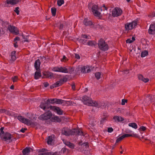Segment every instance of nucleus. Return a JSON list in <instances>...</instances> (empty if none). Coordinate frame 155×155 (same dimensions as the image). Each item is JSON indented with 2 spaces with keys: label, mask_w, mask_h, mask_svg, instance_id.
<instances>
[{
  "label": "nucleus",
  "mask_w": 155,
  "mask_h": 155,
  "mask_svg": "<svg viewBox=\"0 0 155 155\" xmlns=\"http://www.w3.org/2000/svg\"><path fill=\"white\" fill-rule=\"evenodd\" d=\"M107 8L104 5H103L101 7V9H100L98 8L97 5H95L92 6L91 8V11L95 16L100 18L102 17V15L100 11H101L102 10H104V11H105L106 12H107ZM107 13V12H106V13H103V14L105 15Z\"/></svg>",
  "instance_id": "obj_1"
},
{
  "label": "nucleus",
  "mask_w": 155,
  "mask_h": 155,
  "mask_svg": "<svg viewBox=\"0 0 155 155\" xmlns=\"http://www.w3.org/2000/svg\"><path fill=\"white\" fill-rule=\"evenodd\" d=\"M62 134L67 136L72 135H81L83 133L81 131L76 129H74L72 130L68 128H64L62 130Z\"/></svg>",
  "instance_id": "obj_2"
},
{
  "label": "nucleus",
  "mask_w": 155,
  "mask_h": 155,
  "mask_svg": "<svg viewBox=\"0 0 155 155\" xmlns=\"http://www.w3.org/2000/svg\"><path fill=\"white\" fill-rule=\"evenodd\" d=\"M82 100V101L85 104L89 106H97L98 107H99L97 102L92 101V99L90 97L87 96H83Z\"/></svg>",
  "instance_id": "obj_3"
},
{
  "label": "nucleus",
  "mask_w": 155,
  "mask_h": 155,
  "mask_svg": "<svg viewBox=\"0 0 155 155\" xmlns=\"http://www.w3.org/2000/svg\"><path fill=\"white\" fill-rule=\"evenodd\" d=\"M137 23L136 21H133L131 22L126 23L124 24L125 31L128 32L135 28L137 26Z\"/></svg>",
  "instance_id": "obj_4"
},
{
  "label": "nucleus",
  "mask_w": 155,
  "mask_h": 155,
  "mask_svg": "<svg viewBox=\"0 0 155 155\" xmlns=\"http://www.w3.org/2000/svg\"><path fill=\"white\" fill-rule=\"evenodd\" d=\"M98 45L99 48L101 50L106 51L108 49V46L105 41L103 39H100L98 42Z\"/></svg>",
  "instance_id": "obj_5"
},
{
  "label": "nucleus",
  "mask_w": 155,
  "mask_h": 155,
  "mask_svg": "<svg viewBox=\"0 0 155 155\" xmlns=\"http://www.w3.org/2000/svg\"><path fill=\"white\" fill-rule=\"evenodd\" d=\"M78 71H81L82 73H86L90 72L92 69V68L91 67L89 66H83L82 67L81 65H79L78 66Z\"/></svg>",
  "instance_id": "obj_6"
},
{
  "label": "nucleus",
  "mask_w": 155,
  "mask_h": 155,
  "mask_svg": "<svg viewBox=\"0 0 155 155\" xmlns=\"http://www.w3.org/2000/svg\"><path fill=\"white\" fill-rule=\"evenodd\" d=\"M54 71L61 72L65 73H71V71H68V69L65 67H55L52 69Z\"/></svg>",
  "instance_id": "obj_7"
},
{
  "label": "nucleus",
  "mask_w": 155,
  "mask_h": 155,
  "mask_svg": "<svg viewBox=\"0 0 155 155\" xmlns=\"http://www.w3.org/2000/svg\"><path fill=\"white\" fill-rule=\"evenodd\" d=\"M17 118L21 122L28 125H32L33 124L31 120L25 118L21 116H18Z\"/></svg>",
  "instance_id": "obj_8"
},
{
  "label": "nucleus",
  "mask_w": 155,
  "mask_h": 155,
  "mask_svg": "<svg viewBox=\"0 0 155 155\" xmlns=\"http://www.w3.org/2000/svg\"><path fill=\"white\" fill-rule=\"evenodd\" d=\"M52 114L50 111H48L44 114L40 116L38 118L41 120H45L49 119L51 117Z\"/></svg>",
  "instance_id": "obj_9"
},
{
  "label": "nucleus",
  "mask_w": 155,
  "mask_h": 155,
  "mask_svg": "<svg viewBox=\"0 0 155 155\" xmlns=\"http://www.w3.org/2000/svg\"><path fill=\"white\" fill-rule=\"evenodd\" d=\"M122 13L121 9L118 7H116L112 11V15L114 17L120 16Z\"/></svg>",
  "instance_id": "obj_10"
},
{
  "label": "nucleus",
  "mask_w": 155,
  "mask_h": 155,
  "mask_svg": "<svg viewBox=\"0 0 155 155\" xmlns=\"http://www.w3.org/2000/svg\"><path fill=\"white\" fill-rule=\"evenodd\" d=\"M50 109L58 114L62 115L63 114V111L59 107L55 106H50Z\"/></svg>",
  "instance_id": "obj_11"
},
{
  "label": "nucleus",
  "mask_w": 155,
  "mask_h": 155,
  "mask_svg": "<svg viewBox=\"0 0 155 155\" xmlns=\"http://www.w3.org/2000/svg\"><path fill=\"white\" fill-rule=\"evenodd\" d=\"M8 29L10 32L14 34L18 35L19 33V31L17 28L13 26L9 25Z\"/></svg>",
  "instance_id": "obj_12"
},
{
  "label": "nucleus",
  "mask_w": 155,
  "mask_h": 155,
  "mask_svg": "<svg viewBox=\"0 0 155 155\" xmlns=\"http://www.w3.org/2000/svg\"><path fill=\"white\" fill-rule=\"evenodd\" d=\"M114 122L118 123L120 122H121L124 120V118L120 116L117 115L114 116L113 118Z\"/></svg>",
  "instance_id": "obj_13"
},
{
  "label": "nucleus",
  "mask_w": 155,
  "mask_h": 155,
  "mask_svg": "<svg viewBox=\"0 0 155 155\" xmlns=\"http://www.w3.org/2000/svg\"><path fill=\"white\" fill-rule=\"evenodd\" d=\"M148 33L151 35H154L155 34V23L150 25L148 30Z\"/></svg>",
  "instance_id": "obj_14"
},
{
  "label": "nucleus",
  "mask_w": 155,
  "mask_h": 155,
  "mask_svg": "<svg viewBox=\"0 0 155 155\" xmlns=\"http://www.w3.org/2000/svg\"><path fill=\"white\" fill-rule=\"evenodd\" d=\"M43 74L46 78L51 79L54 77L53 74L49 71L44 72Z\"/></svg>",
  "instance_id": "obj_15"
},
{
  "label": "nucleus",
  "mask_w": 155,
  "mask_h": 155,
  "mask_svg": "<svg viewBox=\"0 0 155 155\" xmlns=\"http://www.w3.org/2000/svg\"><path fill=\"white\" fill-rule=\"evenodd\" d=\"M20 0H7L6 1V5L8 6V5H14L18 2Z\"/></svg>",
  "instance_id": "obj_16"
},
{
  "label": "nucleus",
  "mask_w": 155,
  "mask_h": 155,
  "mask_svg": "<svg viewBox=\"0 0 155 155\" xmlns=\"http://www.w3.org/2000/svg\"><path fill=\"white\" fill-rule=\"evenodd\" d=\"M63 141L64 144L68 147L69 148L71 149H73L74 148L75 145L73 143L67 140H63Z\"/></svg>",
  "instance_id": "obj_17"
},
{
  "label": "nucleus",
  "mask_w": 155,
  "mask_h": 155,
  "mask_svg": "<svg viewBox=\"0 0 155 155\" xmlns=\"http://www.w3.org/2000/svg\"><path fill=\"white\" fill-rule=\"evenodd\" d=\"M12 137V135L8 133H6L5 134H4L3 137L1 138H3L5 141H7L8 140H10Z\"/></svg>",
  "instance_id": "obj_18"
},
{
  "label": "nucleus",
  "mask_w": 155,
  "mask_h": 155,
  "mask_svg": "<svg viewBox=\"0 0 155 155\" xmlns=\"http://www.w3.org/2000/svg\"><path fill=\"white\" fill-rule=\"evenodd\" d=\"M41 62L39 59L37 60L34 63V67L36 70H40V67Z\"/></svg>",
  "instance_id": "obj_19"
},
{
  "label": "nucleus",
  "mask_w": 155,
  "mask_h": 155,
  "mask_svg": "<svg viewBox=\"0 0 155 155\" xmlns=\"http://www.w3.org/2000/svg\"><path fill=\"white\" fill-rule=\"evenodd\" d=\"M138 79L142 81L145 83H147L149 81V79L147 78H144L142 75L140 74L138 75Z\"/></svg>",
  "instance_id": "obj_20"
},
{
  "label": "nucleus",
  "mask_w": 155,
  "mask_h": 155,
  "mask_svg": "<svg viewBox=\"0 0 155 155\" xmlns=\"http://www.w3.org/2000/svg\"><path fill=\"white\" fill-rule=\"evenodd\" d=\"M41 77L40 70H37L34 75V78L35 79H38Z\"/></svg>",
  "instance_id": "obj_21"
},
{
  "label": "nucleus",
  "mask_w": 155,
  "mask_h": 155,
  "mask_svg": "<svg viewBox=\"0 0 155 155\" xmlns=\"http://www.w3.org/2000/svg\"><path fill=\"white\" fill-rule=\"evenodd\" d=\"M54 135H51L48 137L47 139V142L48 144H51L52 141L54 138Z\"/></svg>",
  "instance_id": "obj_22"
},
{
  "label": "nucleus",
  "mask_w": 155,
  "mask_h": 155,
  "mask_svg": "<svg viewBox=\"0 0 155 155\" xmlns=\"http://www.w3.org/2000/svg\"><path fill=\"white\" fill-rule=\"evenodd\" d=\"M30 148L26 147L23 149L22 153L24 155H28L30 152Z\"/></svg>",
  "instance_id": "obj_23"
},
{
  "label": "nucleus",
  "mask_w": 155,
  "mask_h": 155,
  "mask_svg": "<svg viewBox=\"0 0 155 155\" xmlns=\"http://www.w3.org/2000/svg\"><path fill=\"white\" fill-rule=\"evenodd\" d=\"M84 24L86 26L90 25L92 24V22L88 20L86 18L84 19Z\"/></svg>",
  "instance_id": "obj_24"
},
{
  "label": "nucleus",
  "mask_w": 155,
  "mask_h": 155,
  "mask_svg": "<svg viewBox=\"0 0 155 155\" xmlns=\"http://www.w3.org/2000/svg\"><path fill=\"white\" fill-rule=\"evenodd\" d=\"M2 112H3V113H4L6 114L9 116H12L13 115V112L11 111H9L4 109V110H2Z\"/></svg>",
  "instance_id": "obj_25"
},
{
  "label": "nucleus",
  "mask_w": 155,
  "mask_h": 155,
  "mask_svg": "<svg viewBox=\"0 0 155 155\" xmlns=\"http://www.w3.org/2000/svg\"><path fill=\"white\" fill-rule=\"evenodd\" d=\"M48 104L46 103H41L40 105V107L43 110H45L46 108H48V107L47 106Z\"/></svg>",
  "instance_id": "obj_26"
},
{
  "label": "nucleus",
  "mask_w": 155,
  "mask_h": 155,
  "mask_svg": "<svg viewBox=\"0 0 155 155\" xmlns=\"http://www.w3.org/2000/svg\"><path fill=\"white\" fill-rule=\"evenodd\" d=\"M38 155H59L57 153L55 152L53 153H41L38 154Z\"/></svg>",
  "instance_id": "obj_27"
},
{
  "label": "nucleus",
  "mask_w": 155,
  "mask_h": 155,
  "mask_svg": "<svg viewBox=\"0 0 155 155\" xmlns=\"http://www.w3.org/2000/svg\"><path fill=\"white\" fill-rule=\"evenodd\" d=\"M63 81L62 80H60L56 82L54 85V87H57L61 85L62 84Z\"/></svg>",
  "instance_id": "obj_28"
},
{
  "label": "nucleus",
  "mask_w": 155,
  "mask_h": 155,
  "mask_svg": "<svg viewBox=\"0 0 155 155\" xmlns=\"http://www.w3.org/2000/svg\"><path fill=\"white\" fill-rule=\"evenodd\" d=\"M128 125L129 126L135 129H137V124L135 123H130Z\"/></svg>",
  "instance_id": "obj_29"
},
{
  "label": "nucleus",
  "mask_w": 155,
  "mask_h": 155,
  "mask_svg": "<svg viewBox=\"0 0 155 155\" xmlns=\"http://www.w3.org/2000/svg\"><path fill=\"white\" fill-rule=\"evenodd\" d=\"M52 119L54 122H60L61 121L60 118L57 116L52 117Z\"/></svg>",
  "instance_id": "obj_30"
},
{
  "label": "nucleus",
  "mask_w": 155,
  "mask_h": 155,
  "mask_svg": "<svg viewBox=\"0 0 155 155\" xmlns=\"http://www.w3.org/2000/svg\"><path fill=\"white\" fill-rule=\"evenodd\" d=\"M135 38L134 37H132L131 38H129L127 39L126 41L127 43L130 44L133 42L135 40Z\"/></svg>",
  "instance_id": "obj_31"
},
{
  "label": "nucleus",
  "mask_w": 155,
  "mask_h": 155,
  "mask_svg": "<svg viewBox=\"0 0 155 155\" xmlns=\"http://www.w3.org/2000/svg\"><path fill=\"white\" fill-rule=\"evenodd\" d=\"M96 44V43L95 41H90L87 43L88 45L91 46H95Z\"/></svg>",
  "instance_id": "obj_32"
},
{
  "label": "nucleus",
  "mask_w": 155,
  "mask_h": 155,
  "mask_svg": "<svg viewBox=\"0 0 155 155\" xmlns=\"http://www.w3.org/2000/svg\"><path fill=\"white\" fill-rule=\"evenodd\" d=\"M148 54V53L147 51H143L141 54V56L142 57H144L147 56Z\"/></svg>",
  "instance_id": "obj_33"
},
{
  "label": "nucleus",
  "mask_w": 155,
  "mask_h": 155,
  "mask_svg": "<svg viewBox=\"0 0 155 155\" xmlns=\"http://www.w3.org/2000/svg\"><path fill=\"white\" fill-rule=\"evenodd\" d=\"M55 99H48L47 100V102H49L50 103L53 104L55 103Z\"/></svg>",
  "instance_id": "obj_34"
},
{
  "label": "nucleus",
  "mask_w": 155,
  "mask_h": 155,
  "mask_svg": "<svg viewBox=\"0 0 155 155\" xmlns=\"http://www.w3.org/2000/svg\"><path fill=\"white\" fill-rule=\"evenodd\" d=\"M55 103L57 104H60L63 103V100L61 99H55Z\"/></svg>",
  "instance_id": "obj_35"
},
{
  "label": "nucleus",
  "mask_w": 155,
  "mask_h": 155,
  "mask_svg": "<svg viewBox=\"0 0 155 155\" xmlns=\"http://www.w3.org/2000/svg\"><path fill=\"white\" fill-rule=\"evenodd\" d=\"M95 76L97 80L101 78V73L100 72H97L95 73Z\"/></svg>",
  "instance_id": "obj_36"
},
{
  "label": "nucleus",
  "mask_w": 155,
  "mask_h": 155,
  "mask_svg": "<svg viewBox=\"0 0 155 155\" xmlns=\"http://www.w3.org/2000/svg\"><path fill=\"white\" fill-rule=\"evenodd\" d=\"M51 12L53 16H55L56 12V9L54 8H51Z\"/></svg>",
  "instance_id": "obj_37"
},
{
  "label": "nucleus",
  "mask_w": 155,
  "mask_h": 155,
  "mask_svg": "<svg viewBox=\"0 0 155 155\" xmlns=\"http://www.w3.org/2000/svg\"><path fill=\"white\" fill-rule=\"evenodd\" d=\"M64 0H58L57 1V4L58 5L60 6L62 4H64Z\"/></svg>",
  "instance_id": "obj_38"
},
{
  "label": "nucleus",
  "mask_w": 155,
  "mask_h": 155,
  "mask_svg": "<svg viewBox=\"0 0 155 155\" xmlns=\"http://www.w3.org/2000/svg\"><path fill=\"white\" fill-rule=\"evenodd\" d=\"M4 128L1 127L0 129V137L1 138L3 137V135L4 134V132L3 131Z\"/></svg>",
  "instance_id": "obj_39"
},
{
  "label": "nucleus",
  "mask_w": 155,
  "mask_h": 155,
  "mask_svg": "<svg viewBox=\"0 0 155 155\" xmlns=\"http://www.w3.org/2000/svg\"><path fill=\"white\" fill-rule=\"evenodd\" d=\"M15 51H13L11 53V58H12V59L13 61H14L15 60L16 58V57L15 56V55H12L13 54H15Z\"/></svg>",
  "instance_id": "obj_40"
},
{
  "label": "nucleus",
  "mask_w": 155,
  "mask_h": 155,
  "mask_svg": "<svg viewBox=\"0 0 155 155\" xmlns=\"http://www.w3.org/2000/svg\"><path fill=\"white\" fill-rule=\"evenodd\" d=\"M12 80L13 82H17L18 80V77L16 76L13 77L12 78Z\"/></svg>",
  "instance_id": "obj_41"
},
{
  "label": "nucleus",
  "mask_w": 155,
  "mask_h": 155,
  "mask_svg": "<svg viewBox=\"0 0 155 155\" xmlns=\"http://www.w3.org/2000/svg\"><path fill=\"white\" fill-rule=\"evenodd\" d=\"M68 60V59L66 57L65 55L63 56V58L61 59V61L62 62H65Z\"/></svg>",
  "instance_id": "obj_42"
},
{
  "label": "nucleus",
  "mask_w": 155,
  "mask_h": 155,
  "mask_svg": "<svg viewBox=\"0 0 155 155\" xmlns=\"http://www.w3.org/2000/svg\"><path fill=\"white\" fill-rule=\"evenodd\" d=\"M146 130V128L144 126H142L140 127L139 130L140 131H144Z\"/></svg>",
  "instance_id": "obj_43"
},
{
  "label": "nucleus",
  "mask_w": 155,
  "mask_h": 155,
  "mask_svg": "<svg viewBox=\"0 0 155 155\" xmlns=\"http://www.w3.org/2000/svg\"><path fill=\"white\" fill-rule=\"evenodd\" d=\"M131 134H124L122 136V137H123V138H124L125 137H131Z\"/></svg>",
  "instance_id": "obj_44"
},
{
  "label": "nucleus",
  "mask_w": 155,
  "mask_h": 155,
  "mask_svg": "<svg viewBox=\"0 0 155 155\" xmlns=\"http://www.w3.org/2000/svg\"><path fill=\"white\" fill-rule=\"evenodd\" d=\"M123 139V138L122 137V136H121L117 139L116 140V143H118Z\"/></svg>",
  "instance_id": "obj_45"
},
{
  "label": "nucleus",
  "mask_w": 155,
  "mask_h": 155,
  "mask_svg": "<svg viewBox=\"0 0 155 155\" xmlns=\"http://www.w3.org/2000/svg\"><path fill=\"white\" fill-rule=\"evenodd\" d=\"M19 8L18 7H16L15 9L14 10L15 12L17 13V14L18 15L19 14Z\"/></svg>",
  "instance_id": "obj_46"
},
{
  "label": "nucleus",
  "mask_w": 155,
  "mask_h": 155,
  "mask_svg": "<svg viewBox=\"0 0 155 155\" xmlns=\"http://www.w3.org/2000/svg\"><path fill=\"white\" fill-rule=\"evenodd\" d=\"M46 151V150L45 149H44V148L40 149L39 150V152H40V153H44V152L45 151ZM48 153V152H47V153ZM39 154H40V153Z\"/></svg>",
  "instance_id": "obj_47"
},
{
  "label": "nucleus",
  "mask_w": 155,
  "mask_h": 155,
  "mask_svg": "<svg viewBox=\"0 0 155 155\" xmlns=\"http://www.w3.org/2000/svg\"><path fill=\"white\" fill-rule=\"evenodd\" d=\"M127 101V100L123 99L122 100L121 102V104L122 105H124L125 104V103H126Z\"/></svg>",
  "instance_id": "obj_48"
},
{
  "label": "nucleus",
  "mask_w": 155,
  "mask_h": 155,
  "mask_svg": "<svg viewBox=\"0 0 155 155\" xmlns=\"http://www.w3.org/2000/svg\"><path fill=\"white\" fill-rule=\"evenodd\" d=\"M131 135V137H137V138L139 137L138 135L136 134H132Z\"/></svg>",
  "instance_id": "obj_49"
},
{
  "label": "nucleus",
  "mask_w": 155,
  "mask_h": 155,
  "mask_svg": "<svg viewBox=\"0 0 155 155\" xmlns=\"http://www.w3.org/2000/svg\"><path fill=\"white\" fill-rule=\"evenodd\" d=\"M113 130V129L112 127L108 128L107 129V131L109 133L112 132Z\"/></svg>",
  "instance_id": "obj_50"
},
{
  "label": "nucleus",
  "mask_w": 155,
  "mask_h": 155,
  "mask_svg": "<svg viewBox=\"0 0 155 155\" xmlns=\"http://www.w3.org/2000/svg\"><path fill=\"white\" fill-rule=\"evenodd\" d=\"M80 42L83 43V44H85L86 43V40L81 39L80 40Z\"/></svg>",
  "instance_id": "obj_51"
},
{
  "label": "nucleus",
  "mask_w": 155,
  "mask_h": 155,
  "mask_svg": "<svg viewBox=\"0 0 155 155\" xmlns=\"http://www.w3.org/2000/svg\"><path fill=\"white\" fill-rule=\"evenodd\" d=\"M107 120V118L106 117H104L102 118L101 120V123H102L104 122L105 121Z\"/></svg>",
  "instance_id": "obj_52"
},
{
  "label": "nucleus",
  "mask_w": 155,
  "mask_h": 155,
  "mask_svg": "<svg viewBox=\"0 0 155 155\" xmlns=\"http://www.w3.org/2000/svg\"><path fill=\"white\" fill-rule=\"evenodd\" d=\"M75 58H77L78 59H79L80 58V55L79 54H75Z\"/></svg>",
  "instance_id": "obj_53"
},
{
  "label": "nucleus",
  "mask_w": 155,
  "mask_h": 155,
  "mask_svg": "<svg viewBox=\"0 0 155 155\" xmlns=\"http://www.w3.org/2000/svg\"><path fill=\"white\" fill-rule=\"evenodd\" d=\"M20 40V38L18 37H16L14 39L15 42H16L17 41H19Z\"/></svg>",
  "instance_id": "obj_54"
},
{
  "label": "nucleus",
  "mask_w": 155,
  "mask_h": 155,
  "mask_svg": "<svg viewBox=\"0 0 155 155\" xmlns=\"http://www.w3.org/2000/svg\"><path fill=\"white\" fill-rule=\"evenodd\" d=\"M81 37L82 38H88V36H87V35H81Z\"/></svg>",
  "instance_id": "obj_55"
},
{
  "label": "nucleus",
  "mask_w": 155,
  "mask_h": 155,
  "mask_svg": "<svg viewBox=\"0 0 155 155\" xmlns=\"http://www.w3.org/2000/svg\"><path fill=\"white\" fill-rule=\"evenodd\" d=\"M27 130V129L26 128H22L21 130L20 131H21V132L22 133H24V132H25V130Z\"/></svg>",
  "instance_id": "obj_56"
},
{
  "label": "nucleus",
  "mask_w": 155,
  "mask_h": 155,
  "mask_svg": "<svg viewBox=\"0 0 155 155\" xmlns=\"http://www.w3.org/2000/svg\"><path fill=\"white\" fill-rule=\"evenodd\" d=\"M72 88L73 90H75V86L74 84H73L72 85Z\"/></svg>",
  "instance_id": "obj_57"
},
{
  "label": "nucleus",
  "mask_w": 155,
  "mask_h": 155,
  "mask_svg": "<svg viewBox=\"0 0 155 155\" xmlns=\"http://www.w3.org/2000/svg\"><path fill=\"white\" fill-rule=\"evenodd\" d=\"M48 86V84L47 83H44V86L45 87H47Z\"/></svg>",
  "instance_id": "obj_58"
},
{
  "label": "nucleus",
  "mask_w": 155,
  "mask_h": 155,
  "mask_svg": "<svg viewBox=\"0 0 155 155\" xmlns=\"http://www.w3.org/2000/svg\"><path fill=\"white\" fill-rule=\"evenodd\" d=\"M17 42H15V43L14 44V46L15 47L17 48L18 47V45H17Z\"/></svg>",
  "instance_id": "obj_59"
},
{
  "label": "nucleus",
  "mask_w": 155,
  "mask_h": 155,
  "mask_svg": "<svg viewBox=\"0 0 155 155\" xmlns=\"http://www.w3.org/2000/svg\"><path fill=\"white\" fill-rule=\"evenodd\" d=\"M10 88L11 89H14V86L13 85H12L10 87Z\"/></svg>",
  "instance_id": "obj_60"
},
{
  "label": "nucleus",
  "mask_w": 155,
  "mask_h": 155,
  "mask_svg": "<svg viewBox=\"0 0 155 155\" xmlns=\"http://www.w3.org/2000/svg\"><path fill=\"white\" fill-rule=\"evenodd\" d=\"M152 17H155V12H154V13H153V14H152Z\"/></svg>",
  "instance_id": "obj_61"
},
{
  "label": "nucleus",
  "mask_w": 155,
  "mask_h": 155,
  "mask_svg": "<svg viewBox=\"0 0 155 155\" xmlns=\"http://www.w3.org/2000/svg\"><path fill=\"white\" fill-rule=\"evenodd\" d=\"M63 27V25L62 24L61 25H60V28H62Z\"/></svg>",
  "instance_id": "obj_62"
},
{
  "label": "nucleus",
  "mask_w": 155,
  "mask_h": 155,
  "mask_svg": "<svg viewBox=\"0 0 155 155\" xmlns=\"http://www.w3.org/2000/svg\"><path fill=\"white\" fill-rule=\"evenodd\" d=\"M4 110V109H0V113H3V112H2V110Z\"/></svg>",
  "instance_id": "obj_63"
},
{
  "label": "nucleus",
  "mask_w": 155,
  "mask_h": 155,
  "mask_svg": "<svg viewBox=\"0 0 155 155\" xmlns=\"http://www.w3.org/2000/svg\"><path fill=\"white\" fill-rule=\"evenodd\" d=\"M127 1V2H130V0H126Z\"/></svg>",
  "instance_id": "obj_64"
}]
</instances>
